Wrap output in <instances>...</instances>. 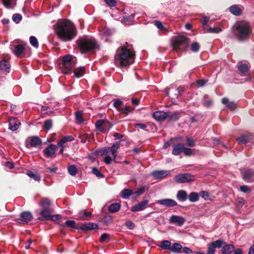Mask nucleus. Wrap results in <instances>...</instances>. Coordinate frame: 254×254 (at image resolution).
<instances>
[{
    "instance_id": "1",
    "label": "nucleus",
    "mask_w": 254,
    "mask_h": 254,
    "mask_svg": "<svg viewBox=\"0 0 254 254\" xmlns=\"http://www.w3.org/2000/svg\"><path fill=\"white\" fill-rule=\"evenodd\" d=\"M54 30L59 39L65 42L71 41L77 33L74 24L66 19L59 20L54 25Z\"/></svg>"
},
{
    "instance_id": "2",
    "label": "nucleus",
    "mask_w": 254,
    "mask_h": 254,
    "mask_svg": "<svg viewBox=\"0 0 254 254\" xmlns=\"http://www.w3.org/2000/svg\"><path fill=\"white\" fill-rule=\"evenodd\" d=\"M135 57L132 45L126 42L117 49L115 56V64L119 67H127L134 62Z\"/></svg>"
},
{
    "instance_id": "3",
    "label": "nucleus",
    "mask_w": 254,
    "mask_h": 254,
    "mask_svg": "<svg viewBox=\"0 0 254 254\" xmlns=\"http://www.w3.org/2000/svg\"><path fill=\"white\" fill-rule=\"evenodd\" d=\"M76 44L82 54L95 50L98 48L96 40L94 38L88 36H83L79 37L76 41Z\"/></svg>"
},
{
    "instance_id": "4",
    "label": "nucleus",
    "mask_w": 254,
    "mask_h": 254,
    "mask_svg": "<svg viewBox=\"0 0 254 254\" xmlns=\"http://www.w3.org/2000/svg\"><path fill=\"white\" fill-rule=\"evenodd\" d=\"M75 64L76 60L74 59L72 56L65 55L62 59V63L59 64V69L63 74H70L72 69L75 66Z\"/></svg>"
},
{
    "instance_id": "5",
    "label": "nucleus",
    "mask_w": 254,
    "mask_h": 254,
    "mask_svg": "<svg viewBox=\"0 0 254 254\" xmlns=\"http://www.w3.org/2000/svg\"><path fill=\"white\" fill-rule=\"evenodd\" d=\"M236 27L239 37L242 40L248 39L252 33L249 23L247 21L237 22Z\"/></svg>"
},
{
    "instance_id": "6",
    "label": "nucleus",
    "mask_w": 254,
    "mask_h": 254,
    "mask_svg": "<svg viewBox=\"0 0 254 254\" xmlns=\"http://www.w3.org/2000/svg\"><path fill=\"white\" fill-rule=\"evenodd\" d=\"M188 44L189 39L185 36H175L172 38V45L176 52L185 50Z\"/></svg>"
},
{
    "instance_id": "7",
    "label": "nucleus",
    "mask_w": 254,
    "mask_h": 254,
    "mask_svg": "<svg viewBox=\"0 0 254 254\" xmlns=\"http://www.w3.org/2000/svg\"><path fill=\"white\" fill-rule=\"evenodd\" d=\"M182 153L186 156H190L192 154L193 150L185 147L184 144L179 143L173 145L172 153L175 156H178Z\"/></svg>"
},
{
    "instance_id": "8",
    "label": "nucleus",
    "mask_w": 254,
    "mask_h": 254,
    "mask_svg": "<svg viewBox=\"0 0 254 254\" xmlns=\"http://www.w3.org/2000/svg\"><path fill=\"white\" fill-rule=\"evenodd\" d=\"M174 179L177 183H186L194 181V177L189 173L180 174L175 176Z\"/></svg>"
},
{
    "instance_id": "9",
    "label": "nucleus",
    "mask_w": 254,
    "mask_h": 254,
    "mask_svg": "<svg viewBox=\"0 0 254 254\" xmlns=\"http://www.w3.org/2000/svg\"><path fill=\"white\" fill-rule=\"evenodd\" d=\"M41 143L42 141L39 137L33 136L27 138L26 146L27 148L35 147L41 145Z\"/></svg>"
},
{
    "instance_id": "10",
    "label": "nucleus",
    "mask_w": 254,
    "mask_h": 254,
    "mask_svg": "<svg viewBox=\"0 0 254 254\" xmlns=\"http://www.w3.org/2000/svg\"><path fill=\"white\" fill-rule=\"evenodd\" d=\"M20 218L17 220L19 224H25L28 223L32 218L33 216L31 212L29 211H23L20 214Z\"/></svg>"
},
{
    "instance_id": "11",
    "label": "nucleus",
    "mask_w": 254,
    "mask_h": 254,
    "mask_svg": "<svg viewBox=\"0 0 254 254\" xmlns=\"http://www.w3.org/2000/svg\"><path fill=\"white\" fill-rule=\"evenodd\" d=\"M119 147L120 141H118L114 143L111 147H105L102 149L111 154L114 157V160H115L117 156V152Z\"/></svg>"
},
{
    "instance_id": "12",
    "label": "nucleus",
    "mask_w": 254,
    "mask_h": 254,
    "mask_svg": "<svg viewBox=\"0 0 254 254\" xmlns=\"http://www.w3.org/2000/svg\"><path fill=\"white\" fill-rule=\"evenodd\" d=\"M170 174L168 170H157L151 172V176L155 179L162 180L166 178Z\"/></svg>"
},
{
    "instance_id": "13",
    "label": "nucleus",
    "mask_w": 254,
    "mask_h": 254,
    "mask_svg": "<svg viewBox=\"0 0 254 254\" xmlns=\"http://www.w3.org/2000/svg\"><path fill=\"white\" fill-rule=\"evenodd\" d=\"M242 178L246 182H253L254 181V171L252 169L245 170L242 173Z\"/></svg>"
},
{
    "instance_id": "14",
    "label": "nucleus",
    "mask_w": 254,
    "mask_h": 254,
    "mask_svg": "<svg viewBox=\"0 0 254 254\" xmlns=\"http://www.w3.org/2000/svg\"><path fill=\"white\" fill-rule=\"evenodd\" d=\"M156 203L160 205L168 207L176 206L178 204L177 202L175 200L170 198L158 200Z\"/></svg>"
},
{
    "instance_id": "15",
    "label": "nucleus",
    "mask_w": 254,
    "mask_h": 254,
    "mask_svg": "<svg viewBox=\"0 0 254 254\" xmlns=\"http://www.w3.org/2000/svg\"><path fill=\"white\" fill-rule=\"evenodd\" d=\"M57 146L53 144H51L48 145L44 150L45 155L48 158L55 156V154Z\"/></svg>"
},
{
    "instance_id": "16",
    "label": "nucleus",
    "mask_w": 254,
    "mask_h": 254,
    "mask_svg": "<svg viewBox=\"0 0 254 254\" xmlns=\"http://www.w3.org/2000/svg\"><path fill=\"white\" fill-rule=\"evenodd\" d=\"M149 201L147 200H144L138 204L132 206L130 210L132 212H138L144 210L146 207L147 204L148 203Z\"/></svg>"
},
{
    "instance_id": "17",
    "label": "nucleus",
    "mask_w": 254,
    "mask_h": 254,
    "mask_svg": "<svg viewBox=\"0 0 254 254\" xmlns=\"http://www.w3.org/2000/svg\"><path fill=\"white\" fill-rule=\"evenodd\" d=\"M21 125L20 121L15 118H10L9 120V129L12 131L16 130Z\"/></svg>"
},
{
    "instance_id": "18",
    "label": "nucleus",
    "mask_w": 254,
    "mask_h": 254,
    "mask_svg": "<svg viewBox=\"0 0 254 254\" xmlns=\"http://www.w3.org/2000/svg\"><path fill=\"white\" fill-rule=\"evenodd\" d=\"M185 219L182 216L172 215L169 219V222L172 224H177L178 226H182L185 222Z\"/></svg>"
},
{
    "instance_id": "19",
    "label": "nucleus",
    "mask_w": 254,
    "mask_h": 254,
    "mask_svg": "<svg viewBox=\"0 0 254 254\" xmlns=\"http://www.w3.org/2000/svg\"><path fill=\"white\" fill-rule=\"evenodd\" d=\"M252 139L253 135L250 133H247L237 138L236 140L240 144H246L250 141Z\"/></svg>"
},
{
    "instance_id": "20",
    "label": "nucleus",
    "mask_w": 254,
    "mask_h": 254,
    "mask_svg": "<svg viewBox=\"0 0 254 254\" xmlns=\"http://www.w3.org/2000/svg\"><path fill=\"white\" fill-rule=\"evenodd\" d=\"M182 112H167V120L168 121H176L178 120L181 117Z\"/></svg>"
},
{
    "instance_id": "21",
    "label": "nucleus",
    "mask_w": 254,
    "mask_h": 254,
    "mask_svg": "<svg viewBox=\"0 0 254 254\" xmlns=\"http://www.w3.org/2000/svg\"><path fill=\"white\" fill-rule=\"evenodd\" d=\"M167 112L156 111L153 113V118L157 121H162L167 119Z\"/></svg>"
},
{
    "instance_id": "22",
    "label": "nucleus",
    "mask_w": 254,
    "mask_h": 254,
    "mask_svg": "<svg viewBox=\"0 0 254 254\" xmlns=\"http://www.w3.org/2000/svg\"><path fill=\"white\" fill-rule=\"evenodd\" d=\"M222 104H224L226 107L231 111L234 110L236 108V105L235 102L229 101L228 98L224 97L221 100Z\"/></svg>"
},
{
    "instance_id": "23",
    "label": "nucleus",
    "mask_w": 254,
    "mask_h": 254,
    "mask_svg": "<svg viewBox=\"0 0 254 254\" xmlns=\"http://www.w3.org/2000/svg\"><path fill=\"white\" fill-rule=\"evenodd\" d=\"M51 212L49 208L43 209L40 212V216L39 219L41 220H49Z\"/></svg>"
},
{
    "instance_id": "24",
    "label": "nucleus",
    "mask_w": 254,
    "mask_h": 254,
    "mask_svg": "<svg viewBox=\"0 0 254 254\" xmlns=\"http://www.w3.org/2000/svg\"><path fill=\"white\" fill-rule=\"evenodd\" d=\"M74 137L71 135L65 136L59 141L57 146L59 147H65V143L67 142L72 141L74 140Z\"/></svg>"
},
{
    "instance_id": "25",
    "label": "nucleus",
    "mask_w": 254,
    "mask_h": 254,
    "mask_svg": "<svg viewBox=\"0 0 254 254\" xmlns=\"http://www.w3.org/2000/svg\"><path fill=\"white\" fill-rule=\"evenodd\" d=\"M98 226L97 224L94 223H85L81 226L80 229L83 231H86L97 229Z\"/></svg>"
},
{
    "instance_id": "26",
    "label": "nucleus",
    "mask_w": 254,
    "mask_h": 254,
    "mask_svg": "<svg viewBox=\"0 0 254 254\" xmlns=\"http://www.w3.org/2000/svg\"><path fill=\"white\" fill-rule=\"evenodd\" d=\"M235 250V246L233 244L226 245L221 249L222 254H231Z\"/></svg>"
},
{
    "instance_id": "27",
    "label": "nucleus",
    "mask_w": 254,
    "mask_h": 254,
    "mask_svg": "<svg viewBox=\"0 0 254 254\" xmlns=\"http://www.w3.org/2000/svg\"><path fill=\"white\" fill-rule=\"evenodd\" d=\"M100 153L101 155L104 156V161L105 164L107 165L110 164L112 161L114 160V158L112 159L110 156V154L108 152L104 151V150L101 149L100 150Z\"/></svg>"
},
{
    "instance_id": "28",
    "label": "nucleus",
    "mask_w": 254,
    "mask_h": 254,
    "mask_svg": "<svg viewBox=\"0 0 254 254\" xmlns=\"http://www.w3.org/2000/svg\"><path fill=\"white\" fill-rule=\"evenodd\" d=\"M78 216L81 220H89L91 219V213L85 210H82L79 212Z\"/></svg>"
},
{
    "instance_id": "29",
    "label": "nucleus",
    "mask_w": 254,
    "mask_h": 254,
    "mask_svg": "<svg viewBox=\"0 0 254 254\" xmlns=\"http://www.w3.org/2000/svg\"><path fill=\"white\" fill-rule=\"evenodd\" d=\"M177 198L180 201H185L188 198L187 193L185 190H179L177 194Z\"/></svg>"
},
{
    "instance_id": "30",
    "label": "nucleus",
    "mask_w": 254,
    "mask_h": 254,
    "mask_svg": "<svg viewBox=\"0 0 254 254\" xmlns=\"http://www.w3.org/2000/svg\"><path fill=\"white\" fill-rule=\"evenodd\" d=\"M0 68L1 70L9 72L10 69L9 62L5 60H2L0 62Z\"/></svg>"
},
{
    "instance_id": "31",
    "label": "nucleus",
    "mask_w": 254,
    "mask_h": 254,
    "mask_svg": "<svg viewBox=\"0 0 254 254\" xmlns=\"http://www.w3.org/2000/svg\"><path fill=\"white\" fill-rule=\"evenodd\" d=\"M183 247L179 243H174L171 245V249L170 251L176 254H180L181 253V250Z\"/></svg>"
},
{
    "instance_id": "32",
    "label": "nucleus",
    "mask_w": 254,
    "mask_h": 254,
    "mask_svg": "<svg viewBox=\"0 0 254 254\" xmlns=\"http://www.w3.org/2000/svg\"><path fill=\"white\" fill-rule=\"evenodd\" d=\"M230 12L234 15L238 16L242 13V9L237 5H234L229 7Z\"/></svg>"
},
{
    "instance_id": "33",
    "label": "nucleus",
    "mask_w": 254,
    "mask_h": 254,
    "mask_svg": "<svg viewBox=\"0 0 254 254\" xmlns=\"http://www.w3.org/2000/svg\"><path fill=\"white\" fill-rule=\"evenodd\" d=\"M85 73V69L82 66H80L75 69L74 71V76L79 78L82 76Z\"/></svg>"
},
{
    "instance_id": "34",
    "label": "nucleus",
    "mask_w": 254,
    "mask_h": 254,
    "mask_svg": "<svg viewBox=\"0 0 254 254\" xmlns=\"http://www.w3.org/2000/svg\"><path fill=\"white\" fill-rule=\"evenodd\" d=\"M121 208V205L118 203L111 204L108 207V210L111 213L118 212Z\"/></svg>"
},
{
    "instance_id": "35",
    "label": "nucleus",
    "mask_w": 254,
    "mask_h": 254,
    "mask_svg": "<svg viewBox=\"0 0 254 254\" xmlns=\"http://www.w3.org/2000/svg\"><path fill=\"white\" fill-rule=\"evenodd\" d=\"M24 49V46L21 44H19L15 46L13 51V53L17 57H19L22 53Z\"/></svg>"
},
{
    "instance_id": "36",
    "label": "nucleus",
    "mask_w": 254,
    "mask_h": 254,
    "mask_svg": "<svg viewBox=\"0 0 254 254\" xmlns=\"http://www.w3.org/2000/svg\"><path fill=\"white\" fill-rule=\"evenodd\" d=\"M171 243L170 241L164 240L160 243V247L165 250L170 251L171 249Z\"/></svg>"
},
{
    "instance_id": "37",
    "label": "nucleus",
    "mask_w": 254,
    "mask_h": 254,
    "mask_svg": "<svg viewBox=\"0 0 254 254\" xmlns=\"http://www.w3.org/2000/svg\"><path fill=\"white\" fill-rule=\"evenodd\" d=\"M113 125L108 121L105 120L103 128L101 129V132L105 133L108 131L112 127Z\"/></svg>"
},
{
    "instance_id": "38",
    "label": "nucleus",
    "mask_w": 254,
    "mask_h": 254,
    "mask_svg": "<svg viewBox=\"0 0 254 254\" xmlns=\"http://www.w3.org/2000/svg\"><path fill=\"white\" fill-rule=\"evenodd\" d=\"M188 197L189 200L191 202H194L198 200L199 195L197 193L195 192H191Z\"/></svg>"
},
{
    "instance_id": "39",
    "label": "nucleus",
    "mask_w": 254,
    "mask_h": 254,
    "mask_svg": "<svg viewBox=\"0 0 254 254\" xmlns=\"http://www.w3.org/2000/svg\"><path fill=\"white\" fill-rule=\"evenodd\" d=\"M203 98L204 100L202 101V105L203 106L205 107H209L212 105L213 101L210 99H207V95H204L203 96Z\"/></svg>"
},
{
    "instance_id": "40",
    "label": "nucleus",
    "mask_w": 254,
    "mask_h": 254,
    "mask_svg": "<svg viewBox=\"0 0 254 254\" xmlns=\"http://www.w3.org/2000/svg\"><path fill=\"white\" fill-rule=\"evenodd\" d=\"M39 204L43 209L49 208L50 206V201L49 199L45 198L42 199Z\"/></svg>"
},
{
    "instance_id": "41",
    "label": "nucleus",
    "mask_w": 254,
    "mask_h": 254,
    "mask_svg": "<svg viewBox=\"0 0 254 254\" xmlns=\"http://www.w3.org/2000/svg\"><path fill=\"white\" fill-rule=\"evenodd\" d=\"M132 194V191L130 189H124L122 191V196L124 198H127Z\"/></svg>"
},
{
    "instance_id": "42",
    "label": "nucleus",
    "mask_w": 254,
    "mask_h": 254,
    "mask_svg": "<svg viewBox=\"0 0 254 254\" xmlns=\"http://www.w3.org/2000/svg\"><path fill=\"white\" fill-rule=\"evenodd\" d=\"M213 248H220L222 247L223 244V241L221 240H218L215 241H214L210 244H209Z\"/></svg>"
},
{
    "instance_id": "43",
    "label": "nucleus",
    "mask_w": 254,
    "mask_h": 254,
    "mask_svg": "<svg viewBox=\"0 0 254 254\" xmlns=\"http://www.w3.org/2000/svg\"><path fill=\"white\" fill-rule=\"evenodd\" d=\"M30 44L34 47L37 48L39 47V43L37 39L33 36H31L29 38Z\"/></svg>"
},
{
    "instance_id": "44",
    "label": "nucleus",
    "mask_w": 254,
    "mask_h": 254,
    "mask_svg": "<svg viewBox=\"0 0 254 254\" xmlns=\"http://www.w3.org/2000/svg\"><path fill=\"white\" fill-rule=\"evenodd\" d=\"M3 5L8 8L12 7V6L15 4L14 0H1Z\"/></svg>"
},
{
    "instance_id": "45",
    "label": "nucleus",
    "mask_w": 254,
    "mask_h": 254,
    "mask_svg": "<svg viewBox=\"0 0 254 254\" xmlns=\"http://www.w3.org/2000/svg\"><path fill=\"white\" fill-rule=\"evenodd\" d=\"M27 174L29 177L33 178L35 181H39L40 180V176L37 173L30 171L27 172Z\"/></svg>"
},
{
    "instance_id": "46",
    "label": "nucleus",
    "mask_w": 254,
    "mask_h": 254,
    "mask_svg": "<svg viewBox=\"0 0 254 254\" xmlns=\"http://www.w3.org/2000/svg\"><path fill=\"white\" fill-rule=\"evenodd\" d=\"M77 172V170L75 165H71L68 168V172L71 176H75Z\"/></svg>"
},
{
    "instance_id": "47",
    "label": "nucleus",
    "mask_w": 254,
    "mask_h": 254,
    "mask_svg": "<svg viewBox=\"0 0 254 254\" xmlns=\"http://www.w3.org/2000/svg\"><path fill=\"white\" fill-rule=\"evenodd\" d=\"M238 69L242 73H245L248 70L249 67L248 64H240L238 65Z\"/></svg>"
},
{
    "instance_id": "48",
    "label": "nucleus",
    "mask_w": 254,
    "mask_h": 254,
    "mask_svg": "<svg viewBox=\"0 0 254 254\" xmlns=\"http://www.w3.org/2000/svg\"><path fill=\"white\" fill-rule=\"evenodd\" d=\"M53 123L51 120H47L45 121L43 125V128L44 129L49 130L52 127Z\"/></svg>"
},
{
    "instance_id": "49",
    "label": "nucleus",
    "mask_w": 254,
    "mask_h": 254,
    "mask_svg": "<svg viewBox=\"0 0 254 254\" xmlns=\"http://www.w3.org/2000/svg\"><path fill=\"white\" fill-rule=\"evenodd\" d=\"M186 140L187 145L188 146L193 147L195 146V143L194 140L191 137H187Z\"/></svg>"
},
{
    "instance_id": "50",
    "label": "nucleus",
    "mask_w": 254,
    "mask_h": 254,
    "mask_svg": "<svg viewBox=\"0 0 254 254\" xmlns=\"http://www.w3.org/2000/svg\"><path fill=\"white\" fill-rule=\"evenodd\" d=\"M240 190L244 193H250L252 191L251 189L246 185L240 186Z\"/></svg>"
},
{
    "instance_id": "51",
    "label": "nucleus",
    "mask_w": 254,
    "mask_h": 254,
    "mask_svg": "<svg viewBox=\"0 0 254 254\" xmlns=\"http://www.w3.org/2000/svg\"><path fill=\"white\" fill-rule=\"evenodd\" d=\"M105 120H98L95 123V126L97 129L101 131V129L103 128L104 126Z\"/></svg>"
},
{
    "instance_id": "52",
    "label": "nucleus",
    "mask_w": 254,
    "mask_h": 254,
    "mask_svg": "<svg viewBox=\"0 0 254 254\" xmlns=\"http://www.w3.org/2000/svg\"><path fill=\"white\" fill-rule=\"evenodd\" d=\"M123 104V102L120 99H116L114 101L113 103L114 107L116 108L118 111H120L121 109L120 107Z\"/></svg>"
},
{
    "instance_id": "53",
    "label": "nucleus",
    "mask_w": 254,
    "mask_h": 254,
    "mask_svg": "<svg viewBox=\"0 0 254 254\" xmlns=\"http://www.w3.org/2000/svg\"><path fill=\"white\" fill-rule=\"evenodd\" d=\"M75 118L76 122L78 124H80L83 121L82 117V113L80 111H77L75 113Z\"/></svg>"
},
{
    "instance_id": "54",
    "label": "nucleus",
    "mask_w": 254,
    "mask_h": 254,
    "mask_svg": "<svg viewBox=\"0 0 254 254\" xmlns=\"http://www.w3.org/2000/svg\"><path fill=\"white\" fill-rule=\"evenodd\" d=\"M200 48V45L198 43L195 42L191 45V50L193 52H197Z\"/></svg>"
},
{
    "instance_id": "55",
    "label": "nucleus",
    "mask_w": 254,
    "mask_h": 254,
    "mask_svg": "<svg viewBox=\"0 0 254 254\" xmlns=\"http://www.w3.org/2000/svg\"><path fill=\"white\" fill-rule=\"evenodd\" d=\"M148 188L146 186L141 187L137 190L135 192V194L137 196L140 195L143 193Z\"/></svg>"
},
{
    "instance_id": "56",
    "label": "nucleus",
    "mask_w": 254,
    "mask_h": 254,
    "mask_svg": "<svg viewBox=\"0 0 254 254\" xmlns=\"http://www.w3.org/2000/svg\"><path fill=\"white\" fill-rule=\"evenodd\" d=\"M133 110V108L130 106H127L125 108L120 110V112L122 113L128 114L131 113Z\"/></svg>"
},
{
    "instance_id": "57",
    "label": "nucleus",
    "mask_w": 254,
    "mask_h": 254,
    "mask_svg": "<svg viewBox=\"0 0 254 254\" xmlns=\"http://www.w3.org/2000/svg\"><path fill=\"white\" fill-rule=\"evenodd\" d=\"M22 19V16L19 14H14L12 16V20L16 23H18Z\"/></svg>"
},
{
    "instance_id": "58",
    "label": "nucleus",
    "mask_w": 254,
    "mask_h": 254,
    "mask_svg": "<svg viewBox=\"0 0 254 254\" xmlns=\"http://www.w3.org/2000/svg\"><path fill=\"white\" fill-rule=\"evenodd\" d=\"M65 224L69 228H75V222L73 220H67L65 222Z\"/></svg>"
},
{
    "instance_id": "59",
    "label": "nucleus",
    "mask_w": 254,
    "mask_h": 254,
    "mask_svg": "<svg viewBox=\"0 0 254 254\" xmlns=\"http://www.w3.org/2000/svg\"><path fill=\"white\" fill-rule=\"evenodd\" d=\"M92 173L98 177L104 178V175L102 174L100 171L97 168H93L92 169Z\"/></svg>"
},
{
    "instance_id": "60",
    "label": "nucleus",
    "mask_w": 254,
    "mask_h": 254,
    "mask_svg": "<svg viewBox=\"0 0 254 254\" xmlns=\"http://www.w3.org/2000/svg\"><path fill=\"white\" fill-rule=\"evenodd\" d=\"M207 31L209 33H217L220 32L221 30L218 27H210L207 29Z\"/></svg>"
},
{
    "instance_id": "61",
    "label": "nucleus",
    "mask_w": 254,
    "mask_h": 254,
    "mask_svg": "<svg viewBox=\"0 0 254 254\" xmlns=\"http://www.w3.org/2000/svg\"><path fill=\"white\" fill-rule=\"evenodd\" d=\"M155 24L158 29H161V30H163L164 31H167V29L163 26L162 23L160 21H158V20L155 21Z\"/></svg>"
},
{
    "instance_id": "62",
    "label": "nucleus",
    "mask_w": 254,
    "mask_h": 254,
    "mask_svg": "<svg viewBox=\"0 0 254 254\" xmlns=\"http://www.w3.org/2000/svg\"><path fill=\"white\" fill-rule=\"evenodd\" d=\"M125 225L130 230H132L135 227V224L131 221H126Z\"/></svg>"
},
{
    "instance_id": "63",
    "label": "nucleus",
    "mask_w": 254,
    "mask_h": 254,
    "mask_svg": "<svg viewBox=\"0 0 254 254\" xmlns=\"http://www.w3.org/2000/svg\"><path fill=\"white\" fill-rule=\"evenodd\" d=\"M200 196L205 200H208L209 197V193L207 191H202L200 193Z\"/></svg>"
},
{
    "instance_id": "64",
    "label": "nucleus",
    "mask_w": 254,
    "mask_h": 254,
    "mask_svg": "<svg viewBox=\"0 0 254 254\" xmlns=\"http://www.w3.org/2000/svg\"><path fill=\"white\" fill-rule=\"evenodd\" d=\"M215 250L210 245L208 244L207 254H215Z\"/></svg>"
}]
</instances>
